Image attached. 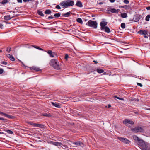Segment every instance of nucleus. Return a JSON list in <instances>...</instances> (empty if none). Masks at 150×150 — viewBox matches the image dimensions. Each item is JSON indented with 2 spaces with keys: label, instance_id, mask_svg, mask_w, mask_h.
Wrapping results in <instances>:
<instances>
[{
  "label": "nucleus",
  "instance_id": "58836bf2",
  "mask_svg": "<svg viewBox=\"0 0 150 150\" xmlns=\"http://www.w3.org/2000/svg\"><path fill=\"white\" fill-rule=\"evenodd\" d=\"M61 68L60 67V66L58 65H57V70H61Z\"/></svg>",
  "mask_w": 150,
  "mask_h": 150
},
{
  "label": "nucleus",
  "instance_id": "4be33fe9",
  "mask_svg": "<svg viewBox=\"0 0 150 150\" xmlns=\"http://www.w3.org/2000/svg\"><path fill=\"white\" fill-rule=\"evenodd\" d=\"M37 13L38 14L41 16H44V14L42 13V11L40 10H38L37 11Z\"/></svg>",
  "mask_w": 150,
  "mask_h": 150
},
{
  "label": "nucleus",
  "instance_id": "cd10ccee",
  "mask_svg": "<svg viewBox=\"0 0 150 150\" xmlns=\"http://www.w3.org/2000/svg\"><path fill=\"white\" fill-rule=\"evenodd\" d=\"M33 47H34L35 48H36V49H38L39 50H43V49L41 48H40L38 46H35V45H32V46Z\"/></svg>",
  "mask_w": 150,
  "mask_h": 150
},
{
  "label": "nucleus",
  "instance_id": "2eb2a0df",
  "mask_svg": "<svg viewBox=\"0 0 150 150\" xmlns=\"http://www.w3.org/2000/svg\"><path fill=\"white\" fill-rule=\"evenodd\" d=\"M120 11V10L118 9L116 10L115 9L113 8V9H112L110 10V11L112 13H118V12Z\"/></svg>",
  "mask_w": 150,
  "mask_h": 150
},
{
  "label": "nucleus",
  "instance_id": "4c0bfd02",
  "mask_svg": "<svg viewBox=\"0 0 150 150\" xmlns=\"http://www.w3.org/2000/svg\"><path fill=\"white\" fill-rule=\"evenodd\" d=\"M7 117L10 118H12L13 116L11 115H8Z\"/></svg>",
  "mask_w": 150,
  "mask_h": 150
},
{
  "label": "nucleus",
  "instance_id": "052dcab7",
  "mask_svg": "<svg viewBox=\"0 0 150 150\" xmlns=\"http://www.w3.org/2000/svg\"><path fill=\"white\" fill-rule=\"evenodd\" d=\"M144 37L145 38H148V36H147L146 35H145L144 36Z\"/></svg>",
  "mask_w": 150,
  "mask_h": 150
},
{
  "label": "nucleus",
  "instance_id": "37998d69",
  "mask_svg": "<svg viewBox=\"0 0 150 150\" xmlns=\"http://www.w3.org/2000/svg\"><path fill=\"white\" fill-rule=\"evenodd\" d=\"M127 7H128V6H127V5H125L123 6H122L121 7L122 8H124L126 7V9H127Z\"/></svg>",
  "mask_w": 150,
  "mask_h": 150
},
{
  "label": "nucleus",
  "instance_id": "69168bd1",
  "mask_svg": "<svg viewBox=\"0 0 150 150\" xmlns=\"http://www.w3.org/2000/svg\"><path fill=\"white\" fill-rule=\"evenodd\" d=\"M111 106L109 104L108 105V108L110 107Z\"/></svg>",
  "mask_w": 150,
  "mask_h": 150
},
{
  "label": "nucleus",
  "instance_id": "e433bc0d",
  "mask_svg": "<svg viewBox=\"0 0 150 150\" xmlns=\"http://www.w3.org/2000/svg\"><path fill=\"white\" fill-rule=\"evenodd\" d=\"M7 117L10 118H12L13 116L11 115H8Z\"/></svg>",
  "mask_w": 150,
  "mask_h": 150
},
{
  "label": "nucleus",
  "instance_id": "4d7b16f0",
  "mask_svg": "<svg viewBox=\"0 0 150 150\" xmlns=\"http://www.w3.org/2000/svg\"><path fill=\"white\" fill-rule=\"evenodd\" d=\"M52 144L55 145H56V142H53V143H52Z\"/></svg>",
  "mask_w": 150,
  "mask_h": 150
},
{
  "label": "nucleus",
  "instance_id": "5fc2aeb1",
  "mask_svg": "<svg viewBox=\"0 0 150 150\" xmlns=\"http://www.w3.org/2000/svg\"><path fill=\"white\" fill-rule=\"evenodd\" d=\"M60 13H57V17H59L60 16Z\"/></svg>",
  "mask_w": 150,
  "mask_h": 150
},
{
  "label": "nucleus",
  "instance_id": "dca6fc26",
  "mask_svg": "<svg viewBox=\"0 0 150 150\" xmlns=\"http://www.w3.org/2000/svg\"><path fill=\"white\" fill-rule=\"evenodd\" d=\"M7 57H8L10 58L11 60V61H13L15 60V58L14 57L11 55L10 54H8L7 55Z\"/></svg>",
  "mask_w": 150,
  "mask_h": 150
},
{
  "label": "nucleus",
  "instance_id": "4468645a",
  "mask_svg": "<svg viewBox=\"0 0 150 150\" xmlns=\"http://www.w3.org/2000/svg\"><path fill=\"white\" fill-rule=\"evenodd\" d=\"M73 144L76 146H82L83 145V144L80 141H79L76 142H74L73 143Z\"/></svg>",
  "mask_w": 150,
  "mask_h": 150
},
{
  "label": "nucleus",
  "instance_id": "c9c22d12",
  "mask_svg": "<svg viewBox=\"0 0 150 150\" xmlns=\"http://www.w3.org/2000/svg\"><path fill=\"white\" fill-rule=\"evenodd\" d=\"M4 72V70L2 68H0V74H2Z\"/></svg>",
  "mask_w": 150,
  "mask_h": 150
},
{
  "label": "nucleus",
  "instance_id": "f8f14e48",
  "mask_svg": "<svg viewBox=\"0 0 150 150\" xmlns=\"http://www.w3.org/2000/svg\"><path fill=\"white\" fill-rule=\"evenodd\" d=\"M138 33L139 34H140L141 35H146L147 34V31H146L145 30H142L139 31L138 32Z\"/></svg>",
  "mask_w": 150,
  "mask_h": 150
},
{
  "label": "nucleus",
  "instance_id": "bf43d9fd",
  "mask_svg": "<svg viewBox=\"0 0 150 150\" xmlns=\"http://www.w3.org/2000/svg\"><path fill=\"white\" fill-rule=\"evenodd\" d=\"M93 62H94L96 64H97L98 62H97L95 60L93 61Z\"/></svg>",
  "mask_w": 150,
  "mask_h": 150
},
{
  "label": "nucleus",
  "instance_id": "ea45409f",
  "mask_svg": "<svg viewBox=\"0 0 150 150\" xmlns=\"http://www.w3.org/2000/svg\"><path fill=\"white\" fill-rule=\"evenodd\" d=\"M1 64L4 65H6L7 64V63L5 61H3L2 62Z\"/></svg>",
  "mask_w": 150,
  "mask_h": 150
},
{
  "label": "nucleus",
  "instance_id": "a19ab883",
  "mask_svg": "<svg viewBox=\"0 0 150 150\" xmlns=\"http://www.w3.org/2000/svg\"><path fill=\"white\" fill-rule=\"evenodd\" d=\"M61 105L59 103H57V108H60Z\"/></svg>",
  "mask_w": 150,
  "mask_h": 150
},
{
  "label": "nucleus",
  "instance_id": "603ef678",
  "mask_svg": "<svg viewBox=\"0 0 150 150\" xmlns=\"http://www.w3.org/2000/svg\"><path fill=\"white\" fill-rule=\"evenodd\" d=\"M110 1L111 3H113L114 2L115 0H109Z\"/></svg>",
  "mask_w": 150,
  "mask_h": 150
},
{
  "label": "nucleus",
  "instance_id": "473e14b6",
  "mask_svg": "<svg viewBox=\"0 0 150 150\" xmlns=\"http://www.w3.org/2000/svg\"><path fill=\"white\" fill-rule=\"evenodd\" d=\"M114 97L115 98H117L118 99H119L120 100H124V99L123 98H119V97H118L116 96H114Z\"/></svg>",
  "mask_w": 150,
  "mask_h": 150
},
{
  "label": "nucleus",
  "instance_id": "aec40b11",
  "mask_svg": "<svg viewBox=\"0 0 150 150\" xmlns=\"http://www.w3.org/2000/svg\"><path fill=\"white\" fill-rule=\"evenodd\" d=\"M70 12H67V13H65V14H62V15L63 16H65V17H68L69 16V15H70Z\"/></svg>",
  "mask_w": 150,
  "mask_h": 150
},
{
  "label": "nucleus",
  "instance_id": "e2e57ef3",
  "mask_svg": "<svg viewBox=\"0 0 150 150\" xmlns=\"http://www.w3.org/2000/svg\"><path fill=\"white\" fill-rule=\"evenodd\" d=\"M4 113H5L1 112L0 114H1V115H4Z\"/></svg>",
  "mask_w": 150,
  "mask_h": 150
},
{
  "label": "nucleus",
  "instance_id": "a211bd4d",
  "mask_svg": "<svg viewBox=\"0 0 150 150\" xmlns=\"http://www.w3.org/2000/svg\"><path fill=\"white\" fill-rule=\"evenodd\" d=\"M4 19L6 20H9L11 18L10 15H8L4 17Z\"/></svg>",
  "mask_w": 150,
  "mask_h": 150
},
{
  "label": "nucleus",
  "instance_id": "bb28decb",
  "mask_svg": "<svg viewBox=\"0 0 150 150\" xmlns=\"http://www.w3.org/2000/svg\"><path fill=\"white\" fill-rule=\"evenodd\" d=\"M150 18V15H148L146 17V18H145V20L146 21H149V20Z\"/></svg>",
  "mask_w": 150,
  "mask_h": 150
},
{
  "label": "nucleus",
  "instance_id": "72a5a7b5",
  "mask_svg": "<svg viewBox=\"0 0 150 150\" xmlns=\"http://www.w3.org/2000/svg\"><path fill=\"white\" fill-rule=\"evenodd\" d=\"M11 50V48L9 47H8L7 48V49H6V51L8 52H10Z\"/></svg>",
  "mask_w": 150,
  "mask_h": 150
},
{
  "label": "nucleus",
  "instance_id": "8fccbe9b",
  "mask_svg": "<svg viewBox=\"0 0 150 150\" xmlns=\"http://www.w3.org/2000/svg\"><path fill=\"white\" fill-rule=\"evenodd\" d=\"M30 0H23V1L24 2H29Z\"/></svg>",
  "mask_w": 150,
  "mask_h": 150
},
{
  "label": "nucleus",
  "instance_id": "864d4df0",
  "mask_svg": "<svg viewBox=\"0 0 150 150\" xmlns=\"http://www.w3.org/2000/svg\"><path fill=\"white\" fill-rule=\"evenodd\" d=\"M146 9L147 10H150V6H148L146 8Z\"/></svg>",
  "mask_w": 150,
  "mask_h": 150
},
{
  "label": "nucleus",
  "instance_id": "a878e982",
  "mask_svg": "<svg viewBox=\"0 0 150 150\" xmlns=\"http://www.w3.org/2000/svg\"><path fill=\"white\" fill-rule=\"evenodd\" d=\"M51 13V11L50 10H46L45 12V13L47 14H49Z\"/></svg>",
  "mask_w": 150,
  "mask_h": 150
},
{
  "label": "nucleus",
  "instance_id": "393cba45",
  "mask_svg": "<svg viewBox=\"0 0 150 150\" xmlns=\"http://www.w3.org/2000/svg\"><path fill=\"white\" fill-rule=\"evenodd\" d=\"M121 16L123 18H125L127 16V14L126 13H122Z\"/></svg>",
  "mask_w": 150,
  "mask_h": 150
},
{
  "label": "nucleus",
  "instance_id": "c756f323",
  "mask_svg": "<svg viewBox=\"0 0 150 150\" xmlns=\"http://www.w3.org/2000/svg\"><path fill=\"white\" fill-rule=\"evenodd\" d=\"M62 143L59 142H57V146H61L62 147Z\"/></svg>",
  "mask_w": 150,
  "mask_h": 150
},
{
  "label": "nucleus",
  "instance_id": "6e6d98bb",
  "mask_svg": "<svg viewBox=\"0 0 150 150\" xmlns=\"http://www.w3.org/2000/svg\"><path fill=\"white\" fill-rule=\"evenodd\" d=\"M3 26V25L2 24L0 23V28H2Z\"/></svg>",
  "mask_w": 150,
  "mask_h": 150
},
{
  "label": "nucleus",
  "instance_id": "3c124183",
  "mask_svg": "<svg viewBox=\"0 0 150 150\" xmlns=\"http://www.w3.org/2000/svg\"><path fill=\"white\" fill-rule=\"evenodd\" d=\"M0 120H6V119H4L3 118H1L0 117Z\"/></svg>",
  "mask_w": 150,
  "mask_h": 150
},
{
  "label": "nucleus",
  "instance_id": "7c9ffc66",
  "mask_svg": "<svg viewBox=\"0 0 150 150\" xmlns=\"http://www.w3.org/2000/svg\"><path fill=\"white\" fill-rule=\"evenodd\" d=\"M121 27L123 29H124L125 27V25L124 23H122L121 24Z\"/></svg>",
  "mask_w": 150,
  "mask_h": 150
},
{
  "label": "nucleus",
  "instance_id": "774afa93",
  "mask_svg": "<svg viewBox=\"0 0 150 150\" xmlns=\"http://www.w3.org/2000/svg\"><path fill=\"white\" fill-rule=\"evenodd\" d=\"M139 100V99H136V101H138Z\"/></svg>",
  "mask_w": 150,
  "mask_h": 150
},
{
  "label": "nucleus",
  "instance_id": "c85d7f7f",
  "mask_svg": "<svg viewBox=\"0 0 150 150\" xmlns=\"http://www.w3.org/2000/svg\"><path fill=\"white\" fill-rule=\"evenodd\" d=\"M8 2L7 0H3L1 2V3L2 4H4L7 3Z\"/></svg>",
  "mask_w": 150,
  "mask_h": 150
},
{
  "label": "nucleus",
  "instance_id": "de8ad7c7",
  "mask_svg": "<svg viewBox=\"0 0 150 150\" xmlns=\"http://www.w3.org/2000/svg\"><path fill=\"white\" fill-rule=\"evenodd\" d=\"M53 18V16H49L48 17V18L49 19H52Z\"/></svg>",
  "mask_w": 150,
  "mask_h": 150
},
{
  "label": "nucleus",
  "instance_id": "f704fd0d",
  "mask_svg": "<svg viewBox=\"0 0 150 150\" xmlns=\"http://www.w3.org/2000/svg\"><path fill=\"white\" fill-rule=\"evenodd\" d=\"M123 2L124 3L126 4H128L129 3V1L128 0H124Z\"/></svg>",
  "mask_w": 150,
  "mask_h": 150
},
{
  "label": "nucleus",
  "instance_id": "423d86ee",
  "mask_svg": "<svg viewBox=\"0 0 150 150\" xmlns=\"http://www.w3.org/2000/svg\"><path fill=\"white\" fill-rule=\"evenodd\" d=\"M133 138L134 140L137 142V144L140 146V145L139 144H142V142H144L143 140L139 139L136 135H134L133 136Z\"/></svg>",
  "mask_w": 150,
  "mask_h": 150
},
{
  "label": "nucleus",
  "instance_id": "6ab92c4d",
  "mask_svg": "<svg viewBox=\"0 0 150 150\" xmlns=\"http://www.w3.org/2000/svg\"><path fill=\"white\" fill-rule=\"evenodd\" d=\"M105 30V32L107 33H109L110 32V30L109 28L108 27H105L104 29Z\"/></svg>",
  "mask_w": 150,
  "mask_h": 150
},
{
  "label": "nucleus",
  "instance_id": "ddd939ff",
  "mask_svg": "<svg viewBox=\"0 0 150 150\" xmlns=\"http://www.w3.org/2000/svg\"><path fill=\"white\" fill-rule=\"evenodd\" d=\"M30 69L31 70H34L35 71H38L41 70L39 68L36 67H31Z\"/></svg>",
  "mask_w": 150,
  "mask_h": 150
},
{
  "label": "nucleus",
  "instance_id": "09e8293b",
  "mask_svg": "<svg viewBox=\"0 0 150 150\" xmlns=\"http://www.w3.org/2000/svg\"><path fill=\"white\" fill-rule=\"evenodd\" d=\"M60 7L59 5H57V9H60Z\"/></svg>",
  "mask_w": 150,
  "mask_h": 150
},
{
  "label": "nucleus",
  "instance_id": "f3484780",
  "mask_svg": "<svg viewBox=\"0 0 150 150\" xmlns=\"http://www.w3.org/2000/svg\"><path fill=\"white\" fill-rule=\"evenodd\" d=\"M76 5L77 6L81 7L82 6V4L81 1H78L77 2Z\"/></svg>",
  "mask_w": 150,
  "mask_h": 150
},
{
  "label": "nucleus",
  "instance_id": "0eeeda50",
  "mask_svg": "<svg viewBox=\"0 0 150 150\" xmlns=\"http://www.w3.org/2000/svg\"><path fill=\"white\" fill-rule=\"evenodd\" d=\"M50 66H52L55 69H56V60L54 59H52L50 63Z\"/></svg>",
  "mask_w": 150,
  "mask_h": 150
},
{
  "label": "nucleus",
  "instance_id": "1a4fd4ad",
  "mask_svg": "<svg viewBox=\"0 0 150 150\" xmlns=\"http://www.w3.org/2000/svg\"><path fill=\"white\" fill-rule=\"evenodd\" d=\"M29 124L31 125H33L34 127H39L41 128H43L44 127V125L42 124L35 123L33 122H29Z\"/></svg>",
  "mask_w": 150,
  "mask_h": 150
},
{
  "label": "nucleus",
  "instance_id": "20e7f679",
  "mask_svg": "<svg viewBox=\"0 0 150 150\" xmlns=\"http://www.w3.org/2000/svg\"><path fill=\"white\" fill-rule=\"evenodd\" d=\"M124 124L126 126L129 127L130 126L129 124L133 125L134 124V122L132 120L128 119H125L123 122Z\"/></svg>",
  "mask_w": 150,
  "mask_h": 150
},
{
  "label": "nucleus",
  "instance_id": "b1692460",
  "mask_svg": "<svg viewBox=\"0 0 150 150\" xmlns=\"http://www.w3.org/2000/svg\"><path fill=\"white\" fill-rule=\"evenodd\" d=\"M42 115L45 117H51V115L49 113H45L42 114Z\"/></svg>",
  "mask_w": 150,
  "mask_h": 150
},
{
  "label": "nucleus",
  "instance_id": "680f3d73",
  "mask_svg": "<svg viewBox=\"0 0 150 150\" xmlns=\"http://www.w3.org/2000/svg\"><path fill=\"white\" fill-rule=\"evenodd\" d=\"M95 70H96V69H93V71H91V72H93L94 71H95Z\"/></svg>",
  "mask_w": 150,
  "mask_h": 150
},
{
  "label": "nucleus",
  "instance_id": "79ce46f5",
  "mask_svg": "<svg viewBox=\"0 0 150 150\" xmlns=\"http://www.w3.org/2000/svg\"><path fill=\"white\" fill-rule=\"evenodd\" d=\"M68 57H69L68 55L67 54H66L65 55V59L67 60Z\"/></svg>",
  "mask_w": 150,
  "mask_h": 150
},
{
  "label": "nucleus",
  "instance_id": "412c9836",
  "mask_svg": "<svg viewBox=\"0 0 150 150\" xmlns=\"http://www.w3.org/2000/svg\"><path fill=\"white\" fill-rule=\"evenodd\" d=\"M97 72L99 73H101L104 72V71L102 69H97Z\"/></svg>",
  "mask_w": 150,
  "mask_h": 150
},
{
  "label": "nucleus",
  "instance_id": "f257e3e1",
  "mask_svg": "<svg viewBox=\"0 0 150 150\" xmlns=\"http://www.w3.org/2000/svg\"><path fill=\"white\" fill-rule=\"evenodd\" d=\"M74 4V2L71 0H68L62 2L60 5L63 8H66L69 6H73Z\"/></svg>",
  "mask_w": 150,
  "mask_h": 150
},
{
  "label": "nucleus",
  "instance_id": "13d9d810",
  "mask_svg": "<svg viewBox=\"0 0 150 150\" xmlns=\"http://www.w3.org/2000/svg\"><path fill=\"white\" fill-rule=\"evenodd\" d=\"M7 115L8 114L5 113L4 114V115L5 117H7Z\"/></svg>",
  "mask_w": 150,
  "mask_h": 150
},
{
  "label": "nucleus",
  "instance_id": "9d476101",
  "mask_svg": "<svg viewBox=\"0 0 150 150\" xmlns=\"http://www.w3.org/2000/svg\"><path fill=\"white\" fill-rule=\"evenodd\" d=\"M107 22L105 21H102L100 23V24L101 26V30H103L104 28L106 27Z\"/></svg>",
  "mask_w": 150,
  "mask_h": 150
},
{
  "label": "nucleus",
  "instance_id": "9b49d317",
  "mask_svg": "<svg viewBox=\"0 0 150 150\" xmlns=\"http://www.w3.org/2000/svg\"><path fill=\"white\" fill-rule=\"evenodd\" d=\"M47 52L51 57H54V56L56 55L55 53L53 52L51 50H49Z\"/></svg>",
  "mask_w": 150,
  "mask_h": 150
},
{
  "label": "nucleus",
  "instance_id": "f03ea898",
  "mask_svg": "<svg viewBox=\"0 0 150 150\" xmlns=\"http://www.w3.org/2000/svg\"><path fill=\"white\" fill-rule=\"evenodd\" d=\"M86 25L90 27L96 28L97 27V23L95 21L90 20L86 23Z\"/></svg>",
  "mask_w": 150,
  "mask_h": 150
},
{
  "label": "nucleus",
  "instance_id": "5701e85b",
  "mask_svg": "<svg viewBox=\"0 0 150 150\" xmlns=\"http://www.w3.org/2000/svg\"><path fill=\"white\" fill-rule=\"evenodd\" d=\"M76 21L81 24H82L83 23L82 20L80 18H77L76 20Z\"/></svg>",
  "mask_w": 150,
  "mask_h": 150
},
{
  "label": "nucleus",
  "instance_id": "49530a36",
  "mask_svg": "<svg viewBox=\"0 0 150 150\" xmlns=\"http://www.w3.org/2000/svg\"><path fill=\"white\" fill-rule=\"evenodd\" d=\"M17 1L19 3H22V0H17Z\"/></svg>",
  "mask_w": 150,
  "mask_h": 150
},
{
  "label": "nucleus",
  "instance_id": "7ed1b4c3",
  "mask_svg": "<svg viewBox=\"0 0 150 150\" xmlns=\"http://www.w3.org/2000/svg\"><path fill=\"white\" fill-rule=\"evenodd\" d=\"M142 144H139L142 150H150V145L145 142H142Z\"/></svg>",
  "mask_w": 150,
  "mask_h": 150
},
{
  "label": "nucleus",
  "instance_id": "2f4dec72",
  "mask_svg": "<svg viewBox=\"0 0 150 150\" xmlns=\"http://www.w3.org/2000/svg\"><path fill=\"white\" fill-rule=\"evenodd\" d=\"M6 132L10 134H13V132L12 131L10 130H8L6 131Z\"/></svg>",
  "mask_w": 150,
  "mask_h": 150
},
{
  "label": "nucleus",
  "instance_id": "338daca9",
  "mask_svg": "<svg viewBox=\"0 0 150 150\" xmlns=\"http://www.w3.org/2000/svg\"><path fill=\"white\" fill-rule=\"evenodd\" d=\"M56 16H57L56 13L55 14H54V16H55V17H56Z\"/></svg>",
  "mask_w": 150,
  "mask_h": 150
},
{
  "label": "nucleus",
  "instance_id": "39448f33",
  "mask_svg": "<svg viewBox=\"0 0 150 150\" xmlns=\"http://www.w3.org/2000/svg\"><path fill=\"white\" fill-rule=\"evenodd\" d=\"M131 130L134 132H143L144 131L143 129L140 127H135L134 128H132Z\"/></svg>",
  "mask_w": 150,
  "mask_h": 150
},
{
  "label": "nucleus",
  "instance_id": "0e129e2a",
  "mask_svg": "<svg viewBox=\"0 0 150 150\" xmlns=\"http://www.w3.org/2000/svg\"><path fill=\"white\" fill-rule=\"evenodd\" d=\"M4 133L2 132H0V134H4Z\"/></svg>",
  "mask_w": 150,
  "mask_h": 150
},
{
  "label": "nucleus",
  "instance_id": "c03bdc74",
  "mask_svg": "<svg viewBox=\"0 0 150 150\" xmlns=\"http://www.w3.org/2000/svg\"><path fill=\"white\" fill-rule=\"evenodd\" d=\"M137 84L138 85L140 86V87H142V85L141 83H137Z\"/></svg>",
  "mask_w": 150,
  "mask_h": 150
},
{
  "label": "nucleus",
  "instance_id": "6e6552de",
  "mask_svg": "<svg viewBox=\"0 0 150 150\" xmlns=\"http://www.w3.org/2000/svg\"><path fill=\"white\" fill-rule=\"evenodd\" d=\"M118 138L119 140L125 144H129L130 142V141L128 140L126 138L123 137H118Z\"/></svg>",
  "mask_w": 150,
  "mask_h": 150
},
{
  "label": "nucleus",
  "instance_id": "a18cd8bd",
  "mask_svg": "<svg viewBox=\"0 0 150 150\" xmlns=\"http://www.w3.org/2000/svg\"><path fill=\"white\" fill-rule=\"evenodd\" d=\"M51 103L52 104V105L55 106V107H56V103H54V102H51Z\"/></svg>",
  "mask_w": 150,
  "mask_h": 150
}]
</instances>
